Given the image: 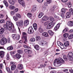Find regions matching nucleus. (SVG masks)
Instances as JSON below:
<instances>
[{
    "instance_id": "f257e3e1",
    "label": "nucleus",
    "mask_w": 73,
    "mask_h": 73,
    "mask_svg": "<svg viewBox=\"0 0 73 73\" xmlns=\"http://www.w3.org/2000/svg\"><path fill=\"white\" fill-rule=\"evenodd\" d=\"M65 62L64 60L61 58H59L58 59H56L54 61V66L59 67L62 64Z\"/></svg>"
},
{
    "instance_id": "f03ea898",
    "label": "nucleus",
    "mask_w": 73,
    "mask_h": 73,
    "mask_svg": "<svg viewBox=\"0 0 73 73\" xmlns=\"http://www.w3.org/2000/svg\"><path fill=\"white\" fill-rule=\"evenodd\" d=\"M6 25L8 26V30L9 31L12 30V23L10 21H7L6 23Z\"/></svg>"
},
{
    "instance_id": "7ed1b4c3",
    "label": "nucleus",
    "mask_w": 73,
    "mask_h": 73,
    "mask_svg": "<svg viewBox=\"0 0 73 73\" xmlns=\"http://www.w3.org/2000/svg\"><path fill=\"white\" fill-rule=\"evenodd\" d=\"M68 59L70 61H73V54L72 52H70L68 55Z\"/></svg>"
},
{
    "instance_id": "20e7f679",
    "label": "nucleus",
    "mask_w": 73,
    "mask_h": 73,
    "mask_svg": "<svg viewBox=\"0 0 73 73\" xmlns=\"http://www.w3.org/2000/svg\"><path fill=\"white\" fill-rule=\"evenodd\" d=\"M7 39L5 38H3L1 39L0 44L1 45H3L7 43Z\"/></svg>"
},
{
    "instance_id": "39448f33",
    "label": "nucleus",
    "mask_w": 73,
    "mask_h": 73,
    "mask_svg": "<svg viewBox=\"0 0 73 73\" xmlns=\"http://www.w3.org/2000/svg\"><path fill=\"white\" fill-rule=\"evenodd\" d=\"M54 24H55V23H54V22H52L51 23H50L47 26V29H50V28H51L53 27L54 25Z\"/></svg>"
},
{
    "instance_id": "423d86ee",
    "label": "nucleus",
    "mask_w": 73,
    "mask_h": 73,
    "mask_svg": "<svg viewBox=\"0 0 73 73\" xmlns=\"http://www.w3.org/2000/svg\"><path fill=\"white\" fill-rule=\"evenodd\" d=\"M33 32H34V31L32 27H30L28 29V33L29 34H32V33H33Z\"/></svg>"
},
{
    "instance_id": "0eeeda50",
    "label": "nucleus",
    "mask_w": 73,
    "mask_h": 73,
    "mask_svg": "<svg viewBox=\"0 0 73 73\" xmlns=\"http://www.w3.org/2000/svg\"><path fill=\"white\" fill-rule=\"evenodd\" d=\"M57 44L58 46H60V48H61V49H64V44L60 42V41H58L57 42Z\"/></svg>"
},
{
    "instance_id": "6e6552de",
    "label": "nucleus",
    "mask_w": 73,
    "mask_h": 73,
    "mask_svg": "<svg viewBox=\"0 0 73 73\" xmlns=\"http://www.w3.org/2000/svg\"><path fill=\"white\" fill-rule=\"evenodd\" d=\"M18 2L23 7L25 6V2L23 0H18Z\"/></svg>"
},
{
    "instance_id": "1a4fd4ad",
    "label": "nucleus",
    "mask_w": 73,
    "mask_h": 73,
    "mask_svg": "<svg viewBox=\"0 0 73 73\" xmlns=\"http://www.w3.org/2000/svg\"><path fill=\"white\" fill-rule=\"evenodd\" d=\"M17 68L19 69H23V65L22 64H19L18 65Z\"/></svg>"
},
{
    "instance_id": "9d476101",
    "label": "nucleus",
    "mask_w": 73,
    "mask_h": 73,
    "mask_svg": "<svg viewBox=\"0 0 73 73\" xmlns=\"http://www.w3.org/2000/svg\"><path fill=\"white\" fill-rule=\"evenodd\" d=\"M28 24H29L28 20H25L24 21V25L25 26V27H27Z\"/></svg>"
},
{
    "instance_id": "9b49d317",
    "label": "nucleus",
    "mask_w": 73,
    "mask_h": 73,
    "mask_svg": "<svg viewBox=\"0 0 73 73\" xmlns=\"http://www.w3.org/2000/svg\"><path fill=\"white\" fill-rule=\"evenodd\" d=\"M42 35L45 37H48L49 36L48 33L46 32H44L42 33Z\"/></svg>"
},
{
    "instance_id": "f8f14e48",
    "label": "nucleus",
    "mask_w": 73,
    "mask_h": 73,
    "mask_svg": "<svg viewBox=\"0 0 73 73\" xmlns=\"http://www.w3.org/2000/svg\"><path fill=\"white\" fill-rule=\"evenodd\" d=\"M18 25L20 27H23V21L21 20L18 22Z\"/></svg>"
},
{
    "instance_id": "ddd939ff",
    "label": "nucleus",
    "mask_w": 73,
    "mask_h": 73,
    "mask_svg": "<svg viewBox=\"0 0 73 73\" xmlns=\"http://www.w3.org/2000/svg\"><path fill=\"white\" fill-rule=\"evenodd\" d=\"M70 13L69 12H67L66 15V19L68 18H70Z\"/></svg>"
},
{
    "instance_id": "4468645a",
    "label": "nucleus",
    "mask_w": 73,
    "mask_h": 73,
    "mask_svg": "<svg viewBox=\"0 0 73 73\" xmlns=\"http://www.w3.org/2000/svg\"><path fill=\"white\" fill-rule=\"evenodd\" d=\"M6 69L8 73H12V71L11 70V69L9 68L8 67H6Z\"/></svg>"
},
{
    "instance_id": "2eb2a0df",
    "label": "nucleus",
    "mask_w": 73,
    "mask_h": 73,
    "mask_svg": "<svg viewBox=\"0 0 73 73\" xmlns=\"http://www.w3.org/2000/svg\"><path fill=\"white\" fill-rule=\"evenodd\" d=\"M33 27L35 31L37 30V25L36 23H35L33 24Z\"/></svg>"
},
{
    "instance_id": "dca6fc26",
    "label": "nucleus",
    "mask_w": 73,
    "mask_h": 73,
    "mask_svg": "<svg viewBox=\"0 0 73 73\" xmlns=\"http://www.w3.org/2000/svg\"><path fill=\"white\" fill-rule=\"evenodd\" d=\"M67 24L69 26L72 27L73 26V22L72 21H69Z\"/></svg>"
},
{
    "instance_id": "f3484780",
    "label": "nucleus",
    "mask_w": 73,
    "mask_h": 73,
    "mask_svg": "<svg viewBox=\"0 0 73 73\" xmlns=\"http://www.w3.org/2000/svg\"><path fill=\"white\" fill-rule=\"evenodd\" d=\"M9 2L11 5H14L15 4V2L13 0H9Z\"/></svg>"
},
{
    "instance_id": "a211bd4d",
    "label": "nucleus",
    "mask_w": 73,
    "mask_h": 73,
    "mask_svg": "<svg viewBox=\"0 0 73 73\" xmlns=\"http://www.w3.org/2000/svg\"><path fill=\"white\" fill-rule=\"evenodd\" d=\"M42 19H53V18L52 17L49 16L48 17L46 15H44Z\"/></svg>"
},
{
    "instance_id": "6ab92c4d",
    "label": "nucleus",
    "mask_w": 73,
    "mask_h": 73,
    "mask_svg": "<svg viewBox=\"0 0 73 73\" xmlns=\"http://www.w3.org/2000/svg\"><path fill=\"white\" fill-rule=\"evenodd\" d=\"M4 52L3 51H1L0 52V56L1 57V58H3V57H4Z\"/></svg>"
},
{
    "instance_id": "aec40b11",
    "label": "nucleus",
    "mask_w": 73,
    "mask_h": 73,
    "mask_svg": "<svg viewBox=\"0 0 73 73\" xmlns=\"http://www.w3.org/2000/svg\"><path fill=\"white\" fill-rule=\"evenodd\" d=\"M34 48L36 49V50H39L40 49V47H39V46H38L37 44H36L34 46Z\"/></svg>"
},
{
    "instance_id": "412c9836",
    "label": "nucleus",
    "mask_w": 73,
    "mask_h": 73,
    "mask_svg": "<svg viewBox=\"0 0 73 73\" xmlns=\"http://www.w3.org/2000/svg\"><path fill=\"white\" fill-rule=\"evenodd\" d=\"M48 33L49 34L50 36H53L54 35V33L51 30H48Z\"/></svg>"
},
{
    "instance_id": "4be33fe9",
    "label": "nucleus",
    "mask_w": 73,
    "mask_h": 73,
    "mask_svg": "<svg viewBox=\"0 0 73 73\" xmlns=\"http://www.w3.org/2000/svg\"><path fill=\"white\" fill-rule=\"evenodd\" d=\"M60 26V24L58 23V24H57L56 26L54 28V30H57V29H59Z\"/></svg>"
},
{
    "instance_id": "5701e85b",
    "label": "nucleus",
    "mask_w": 73,
    "mask_h": 73,
    "mask_svg": "<svg viewBox=\"0 0 73 73\" xmlns=\"http://www.w3.org/2000/svg\"><path fill=\"white\" fill-rule=\"evenodd\" d=\"M38 31L39 33H42V32H44V30H43V29L41 27L39 28Z\"/></svg>"
},
{
    "instance_id": "b1692460",
    "label": "nucleus",
    "mask_w": 73,
    "mask_h": 73,
    "mask_svg": "<svg viewBox=\"0 0 73 73\" xmlns=\"http://www.w3.org/2000/svg\"><path fill=\"white\" fill-rule=\"evenodd\" d=\"M16 66L15 65H13L11 66V70H14L16 69Z\"/></svg>"
},
{
    "instance_id": "393cba45",
    "label": "nucleus",
    "mask_w": 73,
    "mask_h": 73,
    "mask_svg": "<svg viewBox=\"0 0 73 73\" xmlns=\"http://www.w3.org/2000/svg\"><path fill=\"white\" fill-rule=\"evenodd\" d=\"M64 45H65V46L67 47L69 45V42L66 41L65 43H64Z\"/></svg>"
},
{
    "instance_id": "a878e982",
    "label": "nucleus",
    "mask_w": 73,
    "mask_h": 73,
    "mask_svg": "<svg viewBox=\"0 0 73 73\" xmlns=\"http://www.w3.org/2000/svg\"><path fill=\"white\" fill-rule=\"evenodd\" d=\"M15 57L18 58V59H19L21 57V56L19 54H17L15 55Z\"/></svg>"
},
{
    "instance_id": "bb28decb",
    "label": "nucleus",
    "mask_w": 73,
    "mask_h": 73,
    "mask_svg": "<svg viewBox=\"0 0 73 73\" xmlns=\"http://www.w3.org/2000/svg\"><path fill=\"white\" fill-rule=\"evenodd\" d=\"M4 32V29L3 28H1L0 29V34H3Z\"/></svg>"
},
{
    "instance_id": "cd10ccee",
    "label": "nucleus",
    "mask_w": 73,
    "mask_h": 73,
    "mask_svg": "<svg viewBox=\"0 0 73 73\" xmlns=\"http://www.w3.org/2000/svg\"><path fill=\"white\" fill-rule=\"evenodd\" d=\"M27 16L29 18H31L32 17V14L31 13H28L27 14Z\"/></svg>"
},
{
    "instance_id": "c85d7f7f",
    "label": "nucleus",
    "mask_w": 73,
    "mask_h": 73,
    "mask_svg": "<svg viewBox=\"0 0 73 73\" xmlns=\"http://www.w3.org/2000/svg\"><path fill=\"white\" fill-rule=\"evenodd\" d=\"M7 49L8 50H12L13 49V47L12 46H10L9 47H8L7 48Z\"/></svg>"
},
{
    "instance_id": "c756f323",
    "label": "nucleus",
    "mask_w": 73,
    "mask_h": 73,
    "mask_svg": "<svg viewBox=\"0 0 73 73\" xmlns=\"http://www.w3.org/2000/svg\"><path fill=\"white\" fill-rule=\"evenodd\" d=\"M24 39H25V41H24L23 42L24 44H27V42H28V40H27V36H25L24 37Z\"/></svg>"
},
{
    "instance_id": "7c9ffc66",
    "label": "nucleus",
    "mask_w": 73,
    "mask_h": 73,
    "mask_svg": "<svg viewBox=\"0 0 73 73\" xmlns=\"http://www.w3.org/2000/svg\"><path fill=\"white\" fill-rule=\"evenodd\" d=\"M9 9H14V8H15V7L13 6H12V5H10L9 6Z\"/></svg>"
},
{
    "instance_id": "2f4dec72",
    "label": "nucleus",
    "mask_w": 73,
    "mask_h": 73,
    "mask_svg": "<svg viewBox=\"0 0 73 73\" xmlns=\"http://www.w3.org/2000/svg\"><path fill=\"white\" fill-rule=\"evenodd\" d=\"M3 3L6 7H8V3L6 1H3Z\"/></svg>"
},
{
    "instance_id": "473e14b6",
    "label": "nucleus",
    "mask_w": 73,
    "mask_h": 73,
    "mask_svg": "<svg viewBox=\"0 0 73 73\" xmlns=\"http://www.w3.org/2000/svg\"><path fill=\"white\" fill-rule=\"evenodd\" d=\"M17 52V53H19V54H22V53H23V51L21 50H18Z\"/></svg>"
},
{
    "instance_id": "72a5a7b5",
    "label": "nucleus",
    "mask_w": 73,
    "mask_h": 73,
    "mask_svg": "<svg viewBox=\"0 0 73 73\" xmlns=\"http://www.w3.org/2000/svg\"><path fill=\"white\" fill-rule=\"evenodd\" d=\"M66 11L65 9H62L61 10V12L62 13H63V14H65Z\"/></svg>"
},
{
    "instance_id": "f704fd0d",
    "label": "nucleus",
    "mask_w": 73,
    "mask_h": 73,
    "mask_svg": "<svg viewBox=\"0 0 73 73\" xmlns=\"http://www.w3.org/2000/svg\"><path fill=\"white\" fill-rule=\"evenodd\" d=\"M63 58L64 59V60L65 61H68V59L67 58V56L66 55H64L63 56Z\"/></svg>"
},
{
    "instance_id": "c9c22d12",
    "label": "nucleus",
    "mask_w": 73,
    "mask_h": 73,
    "mask_svg": "<svg viewBox=\"0 0 73 73\" xmlns=\"http://www.w3.org/2000/svg\"><path fill=\"white\" fill-rule=\"evenodd\" d=\"M73 38V34H70L68 36V39L70 40L72 39Z\"/></svg>"
},
{
    "instance_id": "e433bc0d",
    "label": "nucleus",
    "mask_w": 73,
    "mask_h": 73,
    "mask_svg": "<svg viewBox=\"0 0 73 73\" xmlns=\"http://www.w3.org/2000/svg\"><path fill=\"white\" fill-rule=\"evenodd\" d=\"M69 30L68 29V28H66L63 31V33H66L67 31Z\"/></svg>"
},
{
    "instance_id": "4c0bfd02",
    "label": "nucleus",
    "mask_w": 73,
    "mask_h": 73,
    "mask_svg": "<svg viewBox=\"0 0 73 73\" xmlns=\"http://www.w3.org/2000/svg\"><path fill=\"white\" fill-rule=\"evenodd\" d=\"M36 41H39L41 39V38L39 36H37L36 37Z\"/></svg>"
},
{
    "instance_id": "58836bf2",
    "label": "nucleus",
    "mask_w": 73,
    "mask_h": 73,
    "mask_svg": "<svg viewBox=\"0 0 73 73\" xmlns=\"http://www.w3.org/2000/svg\"><path fill=\"white\" fill-rule=\"evenodd\" d=\"M68 5L69 8L72 7V3L70 2H69L67 3Z\"/></svg>"
},
{
    "instance_id": "ea45409f",
    "label": "nucleus",
    "mask_w": 73,
    "mask_h": 73,
    "mask_svg": "<svg viewBox=\"0 0 73 73\" xmlns=\"http://www.w3.org/2000/svg\"><path fill=\"white\" fill-rule=\"evenodd\" d=\"M69 11H70V14H71L72 15H73V9H69Z\"/></svg>"
},
{
    "instance_id": "a19ab883",
    "label": "nucleus",
    "mask_w": 73,
    "mask_h": 73,
    "mask_svg": "<svg viewBox=\"0 0 73 73\" xmlns=\"http://www.w3.org/2000/svg\"><path fill=\"white\" fill-rule=\"evenodd\" d=\"M35 38H32L30 39V41L31 42H35Z\"/></svg>"
},
{
    "instance_id": "79ce46f5",
    "label": "nucleus",
    "mask_w": 73,
    "mask_h": 73,
    "mask_svg": "<svg viewBox=\"0 0 73 73\" xmlns=\"http://www.w3.org/2000/svg\"><path fill=\"white\" fill-rule=\"evenodd\" d=\"M50 22L49 21H47L44 23V26H46L47 24H48Z\"/></svg>"
},
{
    "instance_id": "37998d69",
    "label": "nucleus",
    "mask_w": 73,
    "mask_h": 73,
    "mask_svg": "<svg viewBox=\"0 0 73 73\" xmlns=\"http://www.w3.org/2000/svg\"><path fill=\"white\" fill-rule=\"evenodd\" d=\"M15 38L16 39V40H19V38H20V35H17L16 37H15Z\"/></svg>"
},
{
    "instance_id": "c03bdc74",
    "label": "nucleus",
    "mask_w": 73,
    "mask_h": 73,
    "mask_svg": "<svg viewBox=\"0 0 73 73\" xmlns=\"http://www.w3.org/2000/svg\"><path fill=\"white\" fill-rule=\"evenodd\" d=\"M63 36L64 37H68L69 36V34L68 33H65L64 34Z\"/></svg>"
},
{
    "instance_id": "a18cd8bd",
    "label": "nucleus",
    "mask_w": 73,
    "mask_h": 73,
    "mask_svg": "<svg viewBox=\"0 0 73 73\" xmlns=\"http://www.w3.org/2000/svg\"><path fill=\"white\" fill-rule=\"evenodd\" d=\"M47 3L48 4H50L52 3V0H46Z\"/></svg>"
},
{
    "instance_id": "49530a36",
    "label": "nucleus",
    "mask_w": 73,
    "mask_h": 73,
    "mask_svg": "<svg viewBox=\"0 0 73 73\" xmlns=\"http://www.w3.org/2000/svg\"><path fill=\"white\" fill-rule=\"evenodd\" d=\"M50 20L51 21H52V23H54L55 24L56 23V21H54V19H50Z\"/></svg>"
},
{
    "instance_id": "de8ad7c7",
    "label": "nucleus",
    "mask_w": 73,
    "mask_h": 73,
    "mask_svg": "<svg viewBox=\"0 0 73 73\" xmlns=\"http://www.w3.org/2000/svg\"><path fill=\"white\" fill-rule=\"evenodd\" d=\"M16 16L17 17H19V18H20V17H21V15H20V14H16Z\"/></svg>"
},
{
    "instance_id": "09e8293b",
    "label": "nucleus",
    "mask_w": 73,
    "mask_h": 73,
    "mask_svg": "<svg viewBox=\"0 0 73 73\" xmlns=\"http://www.w3.org/2000/svg\"><path fill=\"white\" fill-rule=\"evenodd\" d=\"M28 50H28L27 49H25L24 50V51L27 54H28Z\"/></svg>"
},
{
    "instance_id": "8fccbe9b",
    "label": "nucleus",
    "mask_w": 73,
    "mask_h": 73,
    "mask_svg": "<svg viewBox=\"0 0 73 73\" xmlns=\"http://www.w3.org/2000/svg\"><path fill=\"white\" fill-rule=\"evenodd\" d=\"M3 27L4 28H7V29H8V27L6 25H3Z\"/></svg>"
},
{
    "instance_id": "3c124183",
    "label": "nucleus",
    "mask_w": 73,
    "mask_h": 73,
    "mask_svg": "<svg viewBox=\"0 0 73 73\" xmlns=\"http://www.w3.org/2000/svg\"><path fill=\"white\" fill-rule=\"evenodd\" d=\"M23 46L24 48H27V49H29L30 48L29 46H28L25 45H24Z\"/></svg>"
},
{
    "instance_id": "603ef678",
    "label": "nucleus",
    "mask_w": 73,
    "mask_h": 73,
    "mask_svg": "<svg viewBox=\"0 0 73 73\" xmlns=\"http://www.w3.org/2000/svg\"><path fill=\"white\" fill-rule=\"evenodd\" d=\"M6 58L7 60H9V54H7Z\"/></svg>"
},
{
    "instance_id": "864d4df0",
    "label": "nucleus",
    "mask_w": 73,
    "mask_h": 73,
    "mask_svg": "<svg viewBox=\"0 0 73 73\" xmlns=\"http://www.w3.org/2000/svg\"><path fill=\"white\" fill-rule=\"evenodd\" d=\"M17 35H16V34H13L12 35V38H15L16 37V36Z\"/></svg>"
},
{
    "instance_id": "5fc2aeb1",
    "label": "nucleus",
    "mask_w": 73,
    "mask_h": 73,
    "mask_svg": "<svg viewBox=\"0 0 73 73\" xmlns=\"http://www.w3.org/2000/svg\"><path fill=\"white\" fill-rule=\"evenodd\" d=\"M4 18V15L3 14H0V18L3 19Z\"/></svg>"
},
{
    "instance_id": "6e6d98bb",
    "label": "nucleus",
    "mask_w": 73,
    "mask_h": 73,
    "mask_svg": "<svg viewBox=\"0 0 73 73\" xmlns=\"http://www.w3.org/2000/svg\"><path fill=\"white\" fill-rule=\"evenodd\" d=\"M32 11L33 12L35 11H36V7H34L32 10Z\"/></svg>"
},
{
    "instance_id": "4d7b16f0",
    "label": "nucleus",
    "mask_w": 73,
    "mask_h": 73,
    "mask_svg": "<svg viewBox=\"0 0 73 73\" xmlns=\"http://www.w3.org/2000/svg\"><path fill=\"white\" fill-rule=\"evenodd\" d=\"M46 44H47V42H46L43 41V46L45 45H46Z\"/></svg>"
},
{
    "instance_id": "13d9d810",
    "label": "nucleus",
    "mask_w": 73,
    "mask_h": 73,
    "mask_svg": "<svg viewBox=\"0 0 73 73\" xmlns=\"http://www.w3.org/2000/svg\"><path fill=\"white\" fill-rule=\"evenodd\" d=\"M5 22V21L4 20H1L0 21V23H4Z\"/></svg>"
},
{
    "instance_id": "bf43d9fd",
    "label": "nucleus",
    "mask_w": 73,
    "mask_h": 73,
    "mask_svg": "<svg viewBox=\"0 0 73 73\" xmlns=\"http://www.w3.org/2000/svg\"><path fill=\"white\" fill-rule=\"evenodd\" d=\"M39 44L40 45H42L43 46V41H42V42H39Z\"/></svg>"
},
{
    "instance_id": "052dcab7",
    "label": "nucleus",
    "mask_w": 73,
    "mask_h": 73,
    "mask_svg": "<svg viewBox=\"0 0 73 73\" xmlns=\"http://www.w3.org/2000/svg\"><path fill=\"white\" fill-rule=\"evenodd\" d=\"M10 64L11 65H14L15 64V63H14V62H10Z\"/></svg>"
},
{
    "instance_id": "680f3d73",
    "label": "nucleus",
    "mask_w": 73,
    "mask_h": 73,
    "mask_svg": "<svg viewBox=\"0 0 73 73\" xmlns=\"http://www.w3.org/2000/svg\"><path fill=\"white\" fill-rule=\"evenodd\" d=\"M39 15H40V16H42L44 15V14L43 13L41 12L39 14Z\"/></svg>"
},
{
    "instance_id": "e2e57ef3",
    "label": "nucleus",
    "mask_w": 73,
    "mask_h": 73,
    "mask_svg": "<svg viewBox=\"0 0 73 73\" xmlns=\"http://www.w3.org/2000/svg\"><path fill=\"white\" fill-rule=\"evenodd\" d=\"M43 66H44V65H43L42 64H41L40 65V66L38 68L39 69V68H42V67H43Z\"/></svg>"
},
{
    "instance_id": "0e129e2a",
    "label": "nucleus",
    "mask_w": 73,
    "mask_h": 73,
    "mask_svg": "<svg viewBox=\"0 0 73 73\" xmlns=\"http://www.w3.org/2000/svg\"><path fill=\"white\" fill-rule=\"evenodd\" d=\"M0 69H2L3 68V64H0Z\"/></svg>"
},
{
    "instance_id": "69168bd1",
    "label": "nucleus",
    "mask_w": 73,
    "mask_h": 73,
    "mask_svg": "<svg viewBox=\"0 0 73 73\" xmlns=\"http://www.w3.org/2000/svg\"><path fill=\"white\" fill-rule=\"evenodd\" d=\"M32 53V51L29 50L28 51V54H31Z\"/></svg>"
},
{
    "instance_id": "338daca9",
    "label": "nucleus",
    "mask_w": 73,
    "mask_h": 73,
    "mask_svg": "<svg viewBox=\"0 0 73 73\" xmlns=\"http://www.w3.org/2000/svg\"><path fill=\"white\" fill-rule=\"evenodd\" d=\"M11 15H13L15 13V12L13 11H11Z\"/></svg>"
},
{
    "instance_id": "774afa93",
    "label": "nucleus",
    "mask_w": 73,
    "mask_h": 73,
    "mask_svg": "<svg viewBox=\"0 0 73 73\" xmlns=\"http://www.w3.org/2000/svg\"><path fill=\"white\" fill-rule=\"evenodd\" d=\"M69 72L71 73H73V70L71 69L69 70Z\"/></svg>"
}]
</instances>
